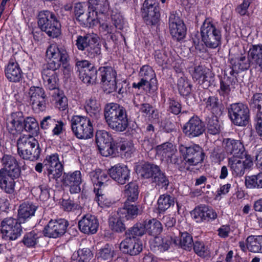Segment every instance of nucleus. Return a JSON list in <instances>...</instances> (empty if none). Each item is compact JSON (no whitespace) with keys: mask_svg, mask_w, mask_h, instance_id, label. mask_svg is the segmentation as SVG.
Returning <instances> with one entry per match:
<instances>
[{"mask_svg":"<svg viewBox=\"0 0 262 262\" xmlns=\"http://www.w3.org/2000/svg\"><path fill=\"white\" fill-rule=\"evenodd\" d=\"M104 115L108 126L116 132H122L128 126V118L125 107L116 103L105 105Z\"/></svg>","mask_w":262,"mask_h":262,"instance_id":"nucleus-1","label":"nucleus"},{"mask_svg":"<svg viewBox=\"0 0 262 262\" xmlns=\"http://www.w3.org/2000/svg\"><path fill=\"white\" fill-rule=\"evenodd\" d=\"M46 56L50 59L49 67L56 71L62 65L63 73L67 78L72 73V67L69 63L70 57L67 50L58 47L56 44L50 45L47 51Z\"/></svg>","mask_w":262,"mask_h":262,"instance_id":"nucleus-2","label":"nucleus"},{"mask_svg":"<svg viewBox=\"0 0 262 262\" xmlns=\"http://www.w3.org/2000/svg\"><path fill=\"white\" fill-rule=\"evenodd\" d=\"M17 151L20 157L32 161L37 160L41 149L38 141L30 135L21 136L17 142Z\"/></svg>","mask_w":262,"mask_h":262,"instance_id":"nucleus-3","label":"nucleus"},{"mask_svg":"<svg viewBox=\"0 0 262 262\" xmlns=\"http://www.w3.org/2000/svg\"><path fill=\"white\" fill-rule=\"evenodd\" d=\"M38 25L41 31L53 38L57 37L60 34V24L57 15L53 12L44 10L38 15Z\"/></svg>","mask_w":262,"mask_h":262,"instance_id":"nucleus-4","label":"nucleus"},{"mask_svg":"<svg viewBox=\"0 0 262 262\" xmlns=\"http://www.w3.org/2000/svg\"><path fill=\"white\" fill-rule=\"evenodd\" d=\"M202 40L208 48H216L221 44V32L210 18H206L201 26Z\"/></svg>","mask_w":262,"mask_h":262,"instance_id":"nucleus-5","label":"nucleus"},{"mask_svg":"<svg viewBox=\"0 0 262 262\" xmlns=\"http://www.w3.org/2000/svg\"><path fill=\"white\" fill-rule=\"evenodd\" d=\"M76 45L78 49L83 51L84 54L89 58H94L101 53V46L98 43L97 37L90 34L78 36Z\"/></svg>","mask_w":262,"mask_h":262,"instance_id":"nucleus-6","label":"nucleus"},{"mask_svg":"<svg viewBox=\"0 0 262 262\" xmlns=\"http://www.w3.org/2000/svg\"><path fill=\"white\" fill-rule=\"evenodd\" d=\"M71 129L78 139H88L93 136V126L90 119L86 117L75 115L71 120Z\"/></svg>","mask_w":262,"mask_h":262,"instance_id":"nucleus-7","label":"nucleus"},{"mask_svg":"<svg viewBox=\"0 0 262 262\" xmlns=\"http://www.w3.org/2000/svg\"><path fill=\"white\" fill-rule=\"evenodd\" d=\"M21 224L16 219L11 217L4 219L1 222L0 226L3 238L9 241L16 239L21 234Z\"/></svg>","mask_w":262,"mask_h":262,"instance_id":"nucleus-8","label":"nucleus"},{"mask_svg":"<svg viewBox=\"0 0 262 262\" xmlns=\"http://www.w3.org/2000/svg\"><path fill=\"white\" fill-rule=\"evenodd\" d=\"M228 115L232 122L236 125L246 126L250 120L249 110L246 105L241 103L230 105Z\"/></svg>","mask_w":262,"mask_h":262,"instance_id":"nucleus-9","label":"nucleus"},{"mask_svg":"<svg viewBox=\"0 0 262 262\" xmlns=\"http://www.w3.org/2000/svg\"><path fill=\"white\" fill-rule=\"evenodd\" d=\"M76 67L79 73V78L84 83L89 85L93 84L96 82L97 70L89 61L86 60L77 61Z\"/></svg>","mask_w":262,"mask_h":262,"instance_id":"nucleus-10","label":"nucleus"},{"mask_svg":"<svg viewBox=\"0 0 262 262\" xmlns=\"http://www.w3.org/2000/svg\"><path fill=\"white\" fill-rule=\"evenodd\" d=\"M179 150L184 160L189 165H196L204 160V151L199 145L194 144L188 147L181 145Z\"/></svg>","mask_w":262,"mask_h":262,"instance_id":"nucleus-11","label":"nucleus"},{"mask_svg":"<svg viewBox=\"0 0 262 262\" xmlns=\"http://www.w3.org/2000/svg\"><path fill=\"white\" fill-rule=\"evenodd\" d=\"M112 138L104 130H97L95 142L101 155L104 157L115 155V144L112 143Z\"/></svg>","mask_w":262,"mask_h":262,"instance_id":"nucleus-12","label":"nucleus"},{"mask_svg":"<svg viewBox=\"0 0 262 262\" xmlns=\"http://www.w3.org/2000/svg\"><path fill=\"white\" fill-rule=\"evenodd\" d=\"M141 13L146 24L156 25L159 22L160 16L158 0H145L141 9Z\"/></svg>","mask_w":262,"mask_h":262,"instance_id":"nucleus-13","label":"nucleus"},{"mask_svg":"<svg viewBox=\"0 0 262 262\" xmlns=\"http://www.w3.org/2000/svg\"><path fill=\"white\" fill-rule=\"evenodd\" d=\"M108 172H105L98 169L90 172V178L94 186V191L96 192L97 201L99 204H110L109 202L104 203V194H102L101 188H104L106 183L108 180Z\"/></svg>","mask_w":262,"mask_h":262,"instance_id":"nucleus-14","label":"nucleus"},{"mask_svg":"<svg viewBox=\"0 0 262 262\" xmlns=\"http://www.w3.org/2000/svg\"><path fill=\"white\" fill-rule=\"evenodd\" d=\"M30 102L37 113L44 111L47 107V99L44 90L39 86H31L29 91Z\"/></svg>","mask_w":262,"mask_h":262,"instance_id":"nucleus-15","label":"nucleus"},{"mask_svg":"<svg viewBox=\"0 0 262 262\" xmlns=\"http://www.w3.org/2000/svg\"><path fill=\"white\" fill-rule=\"evenodd\" d=\"M69 223L63 219L51 220L43 230L45 236L50 238H57L63 235L66 232Z\"/></svg>","mask_w":262,"mask_h":262,"instance_id":"nucleus-16","label":"nucleus"},{"mask_svg":"<svg viewBox=\"0 0 262 262\" xmlns=\"http://www.w3.org/2000/svg\"><path fill=\"white\" fill-rule=\"evenodd\" d=\"M205 130L203 122L197 116L192 117L183 127L184 133L190 138L201 136Z\"/></svg>","mask_w":262,"mask_h":262,"instance_id":"nucleus-17","label":"nucleus"},{"mask_svg":"<svg viewBox=\"0 0 262 262\" xmlns=\"http://www.w3.org/2000/svg\"><path fill=\"white\" fill-rule=\"evenodd\" d=\"M119 248L124 254L135 256L142 251L143 245L139 239L126 236L120 244Z\"/></svg>","mask_w":262,"mask_h":262,"instance_id":"nucleus-18","label":"nucleus"},{"mask_svg":"<svg viewBox=\"0 0 262 262\" xmlns=\"http://www.w3.org/2000/svg\"><path fill=\"white\" fill-rule=\"evenodd\" d=\"M193 80L203 85L204 89H207L213 81V74L202 66H195L192 74Z\"/></svg>","mask_w":262,"mask_h":262,"instance_id":"nucleus-19","label":"nucleus"},{"mask_svg":"<svg viewBox=\"0 0 262 262\" xmlns=\"http://www.w3.org/2000/svg\"><path fill=\"white\" fill-rule=\"evenodd\" d=\"M42 77L45 86L50 90L54 91V92L60 93L58 89L59 79L56 70L49 67V62L46 65L42 70Z\"/></svg>","mask_w":262,"mask_h":262,"instance_id":"nucleus-20","label":"nucleus"},{"mask_svg":"<svg viewBox=\"0 0 262 262\" xmlns=\"http://www.w3.org/2000/svg\"><path fill=\"white\" fill-rule=\"evenodd\" d=\"M223 145L227 155L232 156L231 158H242L245 155V147L239 140L230 138L224 139Z\"/></svg>","mask_w":262,"mask_h":262,"instance_id":"nucleus-21","label":"nucleus"},{"mask_svg":"<svg viewBox=\"0 0 262 262\" xmlns=\"http://www.w3.org/2000/svg\"><path fill=\"white\" fill-rule=\"evenodd\" d=\"M2 167L0 169L1 173L20 174V168L15 157L8 154H4L0 157Z\"/></svg>","mask_w":262,"mask_h":262,"instance_id":"nucleus-22","label":"nucleus"},{"mask_svg":"<svg viewBox=\"0 0 262 262\" xmlns=\"http://www.w3.org/2000/svg\"><path fill=\"white\" fill-rule=\"evenodd\" d=\"M110 177L120 185H124L130 178V171L125 165H116L108 169Z\"/></svg>","mask_w":262,"mask_h":262,"instance_id":"nucleus-23","label":"nucleus"},{"mask_svg":"<svg viewBox=\"0 0 262 262\" xmlns=\"http://www.w3.org/2000/svg\"><path fill=\"white\" fill-rule=\"evenodd\" d=\"M81 182V173L79 170L71 173H64L62 177L63 184L70 187V191L71 193L80 192L81 190L80 185Z\"/></svg>","mask_w":262,"mask_h":262,"instance_id":"nucleus-24","label":"nucleus"},{"mask_svg":"<svg viewBox=\"0 0 262 262\" xmlns=\"http://www.w3.org/2000/svg\"><path fill=\"white\" fill-rule=\"evenodd\" d=\"M99 222L97 217L92 214L84 215L78 222L79 230L88 234H93L98 230Z\"/></svg>","mask_w":262,"mask_h":262,"instance_id":"nucleus-25","label":"nucleus"},{"mask_svg":"<svg viewBox=\"0 0 262 262\" xmlns=\"http://www.w3.org/2000/svg\"><path fill=\"white\" fill-rule=\"evenodd\" d=\"M63 126V121L56 120L50 116L44 117L40 123V126L42 129L47 132H52L55 136H59L62 133Z\"/></svg>","mask_w":262,"mask_h":262,"instance_id":"nucleus-26","label":"nucleus"},{"mask_svg":"<svg viewBox=\"0 0 262 262\" xmlns=\"http://www.w3.org/2000/svg\"><path fill=\"white\" fill-rule=\"evenodd\" d=\"M23 121L24 115L21 112L11 113L7 122V129L9 133L13 135L20 134L23 130Z\"/></svg>","mask_w":262,"mask_h":262,"instance_id":"nucleus-27","label":"nucleus"},{"mask_svg":"<svg viewBox=\"0 0 262 262\" xmlns=\"http://www.w3.org/2000/svg\"><path fill=\"white\" fill-rule=\"evenodd\" d=\"M191 214L197 222L212 221L217 216V213L213 209L205 205L195 208Z\"/></svg>","mask_w":262,"mask_h":262,"instance_id":"nucleus-28","label":"nucleus"},{"mask_svg":"<svg viewBox=\"0 0 262 262\" xmlns=\"http://www.w3.org/2000/svg\"><path fill=\"white\" fill-rule=\"evenodd\" d=\"M241 158H229L228 160L229 165L230 167L232 173L236 177L243 176L247 169L250 168L253 165V162L251 160H242Z\"/></svg>","mask_w":262,"mask_h":262,"instance_id":"nucleus-29","label":"nucleus"},{"mask_svg":"<svg viewBox=\"0 0 262 262\" xmlns=\"http://www.w3.org/2000/svg\"><path fill=\"white\" fill-rule=\"evenodd\" d=\"M248 55L251 66L262 72V44L251 45Z\"/></svg>","mask_w":262,"mask_h":262,"instance_id":"nucleus-30","label":"nucleus"},{"mask_svg":"<svg viewBox=\"0 0 262 262\" xmlns=\"http://www.w3.org/2000/svg\"><path fill=\"white\" fill-rule=\"evenodd\" d=\"M101 76V80L103 83L104 91L111 88L114 87L112 85L116 80L117 72L115 69L111 67H102L99 69Z\"/></svg>","mask_w":262,"mask_h":262,"instance_id":"nucleus-31","label":"nucleus"},{"mask_svg":"<svg viewBox=\"0 0 262 262\" xmlns=\"http://www.w3.org/2000/svg\"><path fill=\"white\" fill-rule=\"evenodd\" d=\"M5 75L9 81L19 82L23 77V73L17 62L11 59L5 69Z\"/></svg>","mask_w":262,"mask_h":262,"instance_id":"nucleus-32","label":"nucleus"},{"mask_svg":"<svg viewBox=\"0 0 262 262\" xmlns=\"http://www.w3.org/2000/svg\"><path fill=\"white\" fill-rule=\"evenodd\" d=\"M20 174L1 173L0 188L8 194H12L15 190V179L18 178Z\"/></svg>","mask_w":262,"mask_h":262,"instance_id":"nucleus-33","label":"nucleus"},{"mask_svg":"<svg viewBox=\"0 0 262 262\" xmlns=\"http://www.w3.org/2000/svg\"><path fill=\"white\" fill-rule=\"evenodd\" d=\"M206 108L210 111L213 116H221L224 112V107L217 97L209 96L204 100Z\"/></svg>","mask_w":262,"mask_h":262,"instance_id":"nucleus-34","label":"nucleus"},{"mask_svg":"<svg viewBox=\"0 0 262 262\" xmlns=\"http://www.w3.org/2000/svg\"><path fill=\"white\" fill-rule=\"evenodd\" d=\"M37 208L32 203L25 202L19 206L18 211V220L22 223H25L28 219L34 215Z\"/></svg>","mask_w":262,"mask_h":262,"instance_id":"nucleus-35","label":"nucleus"},{"mask_svg":"<svg viewBox=\"0 0 262 262\" xmlns=\"http://www.w3.org/2000/svg\"><path fill=\"white\" fill-rule=\"evenodd\" d=\"M124 217L119 214L118 211L117 214L110 216L108 220L110 229L116 233H122L126 230V226L123 221Z\"/></svg>","mask_w":262,"mask_h":262,"instance_id":"nucleus-36","label":"nucleus"},{"mask_svg":"<svg viewBox=\"0 0 262 262\" xmlns=\"http://www.w3.org/2000/svg\"><path fill=\"white\" fill-rule=\"evenodd\" d=\"M141 96L137 95L134 99L133 103L135 106L138 108L139 111L146 116L151 117L152 118H157L158 116L157 111L154 107L147 103H139Z\"/></svg>","mask_w":262,"mask_h":262,"instance_id":"nucleus-37","label":"nucleus"},{"mask_svg":"<svg viewBox=\"0 0 262 262\" xmlns=\"http://www.w3.org/2000/svg\"><path fill=\"white\" fill-rule=\"evenodd\" d=\"M115 255V251L112 245L105 244L103 247L97 250L96 256L101 262H110Z\"/></svg>","mask_w":262,"mask_h":262,"instance_id":"nucleus-38","label":"nucleus"},{"mask_svg":"<svg viewBox=\"0 0 262 262\" xmlns=\"http://www.w3.org/2000/svg\"><path fill=\"white\" fill-rule=\"evenodd\" d=\"M156 241L152 249L156 252H163L167 250L173 243L174 238L171 235H167L162 237L155 238Z\"/></svg>","mask_w":262,"mask_h":262,"instance_id":"nucleus-39","label":"nucleus"},{"mask_svg":"<svg viewBox=\"0 0 262 262\" xmlns=\"http://www.w3.org/2000/svg\"><path fill=\"white\" fill-rule=\"evenodd\" d=\"M140 206L131 204L128 201L125 202L123 207L119 212V214L124 217L126 220L135 219L140 212Z\"/></svg>","mask_w":262,"mask_h":262,"instance_id":"nucleus-40","label":"nucleus"},{"mask_svg":"<svg viewBox=\"0 0 262 262\" xmlns=\"http://www.w3.org/2000/svg\"><path fill=\"white\" fill-rule=\"evenodd\" d=\"M145 233L149 235L158 237L162 231V226L160 222L155 219L146 220L144 222Z\"/></svg>","mask_w":262,"mask_h":262,"instance_id":"nucleus-41","label":"nucleus"},{"mask_svg":"<svg viewBox=\"0 0 262 262\" xmlns=\"http://www.w3.org/2000/svg\"><path fill=\"white\" fill-rule=\"evenodd\" d=\"M156 150L157 155L160 156L163 160L166 161L174 152H177V149L172 143L169 142H166L157 146Z\"/></svg>","mask_w":262,"mask_h":262,"instance_id":"nucleus-42","label":"nucleus"},{"mask_svg":"<svg viewBox=\"0 0 262 262\" xmlns=\"http://www.w3.org/2000/svg\"><path fill=\"white\" fill-rule=\"evenodd\" d=\"M174 203L175 198L174 196L168 193L160 195L157 201L159 212L160 213H164L171 206H173Z\"/></svg>","mask_w":262,"mask_h":262,"instance_id":"nucleus-43","label":"nucleus"},{"mask_svg":"<svg viewBox=\"0 0 262 262\" xmlns=\"http://www.w3.org/2000/svg\"><path fill=\"white\" fill-rule=\"evenodd\" d=\"M124 195L127 198V201L135 202L139 196V186L136 181L128 183L124 186L123 190Z\"/></svg>","mask_w":262,"mask_h":262,"instance_id":"nucleus-44","label":"nucleus"},{"mask_svg":"<svg viewBox=\"0 0 262 262\" xmlns=\"http://www.w3.org/2000/svg\"><path fill=\"white\" fill-rule=\"evenodd\" d=\"M161 170L159 166L152 163H145L141 166L140 170L141 176L144 179L151 178L152 179Z\"/></svg>","mask_w":262,"mask_h":262,"instance_id":"nucleus-45","label":"nucleus"},{"mask_svg":"<svg viewBox=\"0 0 262 262\" xmlns=\"http://www.w3.org/2000/svg\"><path fill=\"white\" fill-rule=\"evenodd\" d=\"M246 247L252 252L262 253V236H249L246 239Z\"/></svg>","mask_w":262,"mask_h":262,"instance_id":"nucleus-46","label":"nucleus"},{"mask_svg":"<svg viewBox=\"0 0 262 262\" xmlns=\"http://www.w3.org/2000/svg\"><path fill=\"white\" fill-rule=\"evenodd\" d=\"M192 237L187 232L182 233L180 239L174 238L173 244L179 245L182 248L190 251L193 244Z\"/></svg>","mask_w":262,"mask_h":262,"instance_id":"nucleus-47","label":"nucleus"},{"mask_svg":"<svg viewBox=\"0 0 262 262\" xmlns=\"http://www.w3.org/2000/svg\"><path fill=\"white\" fill-rule=\"evenodd\" d=\"M250 107L256 112L255 118L262 116V93H256L253 95L249 102Z\"/></svg>","mask_w":262,"mask_h":262,"instance_id":"nucleus-48","label":"nucleus"},{"mask_svg":"<svg viewBox=\"0 0 262 262\" xmlns=\"http://www.w3.org/2000/svg\"><path fill=\"white\" fill-rule=\"evenodd\" d=\"M245 186L249 189L262 188V173L245 177Z\"/></svg>","mask_w":262,"mask_h":262,"instance_id":"nucleus-49","label":"nucleus"},{"mask_svg":"<svg viewBox=\"0 0 262 262\" xmlns=\"http://www.w3.org/2000/svg\"><path fill=\"white\" fill-rule=\"evenodd\" d=\"M112 85L114 88L112 89L109 87L106 91V93H111L116 92L122 96H123L124 94H126L129 83L126 80H116Z\"/></svg>","mask_w":262,"mask_h":262,"instance_id":"nucleus-50","label":"nucleus"},{"mask_svg":"<svg viewBox=\"0 0 262 262\" xmlns=\"http://www.w3.org/2000/svg\"><path fill=\"white\" fill-rule=\"evenodd\" d=\"M219 116H212L208 117L206 120L207 132L208 134L215 135L221 132V126L217 118Z\"/></svg>","mask_w":262,"mask_h":262,"instance_id":"nucleus-51","label":"nucleus"},{"mask_svg":"<svg viewBox=\"0 0 262 262\" xmlns=\"http://www.w3.org/2000/svg\"><path fill=\"white\" fill-rule=\"evenodd\" d=\"M169 28L170 33L174 39L181 40L185 37L187 29L184 23H180Z\"/></svg>","mask_w":262,"mask_h":262,"instance_id":"nucleus-52","label":"nucleus"},{"mask_svg":"<svg viewBox=\"0 0 262 262\" xmlns=\"http://www.w3.org/2000/svg\"><path fill=\"white\" fill-rule=\"evenodd\" d=\"M23 130L34 134L37 133L39 129L38 123L36 119L33 117H28L26 118H24L23 122Z\"/></svg>","mask_w":262,"mask_h":262,"instance_id":"nucleus-53","label":"nucleus"},{"mask_svg":"<svg viewBox=\"0 0 262 262\" xmlns=\"http://www.w3.org/2000/svg\"><path fill=\"white\" fill-rule=\"evenodd\" d=\"M167 163L172 164L181 171H183L186 168V162L179 155L178 152H174L172 156L166 161Z\"/></svg>","mask_w":262,"mask_h":262,"instance_id":"nucleus-54","label":"nucleus"},{"mask_svg":"<svg viewBox=\"0 0 262 262\" xmlns=\"http://www.w3.org/2000/svg\"><path fill=\"white\" fill-rule=\"evenodd\" d=\"M144 227V224L136 223L125 232V235L126 236L134 238H136L137 236H142L145 233Z\"/></svg>","mask_w":262,"mask_h":262,"instance_id":"nucleus-55","label":"nucleus"},{"mask_svg":"<svg viewBox=\"0 0 262 262\" xmlns=\"http://www.w3.org/2000/svg\"><path fill=\"white\" fill-rule=\"evenodd\" d=\"M47 172L48 177L50 181L55 180L57 181L63 172V167L62 165H57V166H52L45 168Z\"/></svg>","mask_w":262,"mask_h":262,"instance_id":"nucleus-56","label":"nucleus"},{"mask_svg":"<svg viewBox=\"0 0 262 262\" xmlns=\"http://www.w3.org/2000/svg\"><path fill=\"white\" fill-rule=\"evenodd\" d=\"M194 252L199 256L206 257L210 255V251L207 246L203 242L195 241L193 244Z\"/></svg>","mask_w":262,"mask_h":262,"instance_id":"nucleus-57","label":"nucleus"},{"mask_svg":"<svg viewBox=\"0 0 262 262\" xmlns=\"http://www.w3.org/2000/svg\"><path fill=\"white\" fill-rule=\"evenodd\" d=\"M38 238V234L34 231H32L24 235L22 242L27 247H34L37 244Z\"/></svg>","mask_w":262,"mask_h":262,"instance_id":"nucleus-58","label":"nucleus"},{"mask_svg":"<svg viewBox=\"0 0 262 262\" xmlns=\"http://www.w3.org/2000/svg\"><path fill=\"white\" fill-rule=\"evenodd\" d=\"M111 20L116 29L122 30L124 24V18L120 12L118 10H113Z\"/></svg>","mask_w":262,"mask_h":262,"instance_id":"nucleus-59","label":"nucleus"},{"mask_svg":"<svg viewBox=\"0 0 262 262\" xmlns=\"http://www.w3.org/2000/svg\"><path fill=\"white\" fill-rule=\"evenodd\" d=\"M52 96L56 99V106L60 111H65L68 107L67 98L63 95L61 91L58 94V92H54Z\"/></svg>","mask_w":262,"mask_h":262,"instance_id":"nucleus-60","label":"nucleus"},{"mask_svg":"<svg viewBox=\"0 0 262 262\" xmlns=\"http://www.w3.org/2000/svg\"><path fill=\"white\" fill-rule=\"evenodd\" d=\"M192 85L184 78L181 77L178 81V88L180 94L182 96H188L191 92Z\"/></svg>","mask_w":262,"mask_h":262,"instance_id":"nucleus-61","label":"nucleus"},{"mask_svg":"<svg viewBox=\"0 0 262 262\" xmlns=\"http://www.w3.org/2000/svg\"><path fill=\"white\" fill-rule=\"evenodd\" d=\"M81 19L80 25L82 26L88 27L94 25L97 19V12L93 10L92 11H89Z\"/></svg>","mask_w":262,"mask_h":262,"instance_id":"nucleus-62","label":"nucleus"},{"mask_svg":"<svg viewBox=\"0 0 262 262\" xmlns=\"http://www.w3.org/2000/svg\"><path fill=\"white\" fill-rule=\"evenodd\" d=\"M152 180L153 182H154L157 185L161 188H165V189H167L169 184V180L166 176L165 173L162 171L161 170L158 172Z\"/></svg>","mask_w":262,"mask_h":262,"instance_id":"nucleus-63","label":"nucleus"},{"mask_svg":"<svg viewBox=\"0 0 262 262\" xmlns=\"http://www.w3.org/2000/svg\"><path fill=\"white\" fill-rule=\"evenodd\" d=\"M167 110L169 112L178 115L181 112L182 105L180 102L174 98H169L167 101Z\"/></svg>","mask_w":262,"mask_h":262,"instance_id":"nucleus-64","label":"nucleus"}]
</instances>
